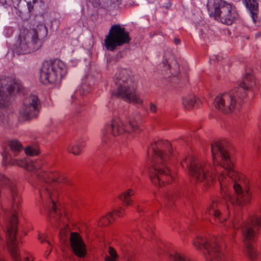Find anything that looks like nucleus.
Here are the masks:
<instances>
[{
	"instance_id": "obj_1",
	"label": "nucleus",
	"mask_w": 261,
	"mask_h": 261,
	"mask_svg": "<svg viewBox=\"0 0 261 261\" xmlns=\"http://www.w3.org/2000/svg\"><path fill=\"white\" fill-rule=\"evenodd\" d=\"M211 147L214 168L204 160L192 155L186 157L181 162L182 168H188L192 179L205 188L212 185L217 173L221 195L226 203L229 202L232 205L249 203L251 194L249 190L244 191L241 188L240 176L233 170L226 143L223 141L216 142ZM227 207L229 209L228 203Z\"/></svg>"
},
{
	"instance_id": "obj_2",
	"label": "nucleus",
	"mask_w": 261,
	"mask_h": 261,
	"mask_svg": "<svg viewBox=\"0 0 261 261\" xmlns=\"http://www.w3.org/2000/svg\"><path fill=\"white\" fill-rule=\"evenodd\" d=\"M10 148L14 153V158L7 152L3 154L2 165L17 166L25 169L32 173L29 179V182L36 189L39 193L40 201L43 203L47 200L48 197H51L53 201L58 196V191L55 187L56 182H62L65 185H70L71 181L66 176L61 175L57 171H47L45 170V162L41 159H32L29 157L19 158V154L23 153L21 144L17 140H12L9 143Z\"/></svg>"
},
{
	"instance_id": "obj_3",
	"label": "nucleus",
	"mask_w": 261,
	"mask_h": 261,
	"mask_svg": "<svg viewBox=\"0 0 261 261\" xmlns=\"http://www.w3.org/2000/svg\"><path fill=\"white\" fill-rule=\"evenodd\" d=\"M22 200L15 181L0 172V243L6 240L14 261H21L16 238Z\"/></svg>"
},
{
	"instance_id": "obj_4",
	"label": "nucleus",
	"mask_w": 261,
	"mask_h": 261,
	"mask_svg": "<svg viewBox=\"0 0 261 261\" xmlns=\"http://www.w3.org/2000/svg\"><path fill=\"white\" fill-rule=\"evenodd\" d=\"M255 84L253 75L246 73L240 86L216 96L214 102L215 108L225 114L239 110L247 92L254 91Z\"/></svg>"
},
{
	"instance_id": "obj_5",
	"label": "nucleus",
	"mask_w": 261,
	"mask_h": 261,
	"mask_svg": "<svg viewBox=\"0 0 261 261\" xmlns=\"http://www.w3.org/2000/svg\"><path fill=\"white\" fill-rule=\"evenodd\" d=\"M47 35V30L43 24L38 25L32 30H21L13 45V53L17 55H25L39 49L43 45Z\"/></svg>"
},
{
	"instance_id": "obj_6",
	"label": "nucleus",
	"mask_w": 261,
	"mask_h": 261,
	"mask_svg": "<svg viewBox=\"0 0 261 261\" xmlns=\"http://www.w3.org/2000/svg\"><path fill=\"white\" fill-rule=\"evenodd\" d=\"M116 79L118 87L113 91V95L129 103L143 105V100L137 91V84L129 76V71L127 70H121Z\"/></svg>"
},
{
	"instance_id": "obj_7",
	"label": "nucleus",
	"mask_w": 261,
	"mask_h": 261,
	"mask_svg": "<svg viewBox=\"0 0 261 261\" xmlns=\"http://www.w3.org/2000/svg\"><path fill=\"white\" fill-rule=\"evenodd\" d=\"M110 130L113 136L128 134L132 137L138 135L141 131L139 122L135 118H130L126 122L119 118L113 119L110 125H105L101 129V143L103 146L108 145L111 141Z\"/></svg>"
},
{
	"instance_id": "obj_8",
	"label": "nucleus",
	"mask_w": 261,
	"mask_h": 261,
	"mask_svg": "<svg viewBox=\"0 0 261 261\" xmlns=\"http://www.w3.org/2000/svg\"><path fill=\"white\" fill-rule=\"evenodd\" d=\"M148 160L151 163L149 170L150 178L156 187H161L163 176V141L154 140L147 150Z\"/></svg>"
},
{
	"instance_id": "obj_9",
	"label": "nucleus",
	"mask_w": 261,
	"mask_h": 261,
	"mask_svg": "<svg viewBox=\"0 0 261 261\" xmlns=\"http://www.w3.org/2000/svg\"><path fill=\"white\" fill-rule=\"evenodd\" d=\"M67 73L66 64L61 60L56 59L43 63L40 72V81L44 84H57Z\"/></svg>"
},
{
	"instance_id": "obj_10",
	"label": "nucleus",
	"mask_w": 261,
	"mask_h": 261,
	"mask_svg": "<svg viewBox=\"0 0 261 261\" xmlns=\"http://www.w3.org/2000/svg\"><path fill=\"white\" fill-rule=\"evenodd\" d=\"M59 196L53 201L51 197H48L47 195V200L43 203V202L39 201L40 198H36V203L40 207V212L42 214H47L50 219H53L57 223L56 227H60V233L65 234L67 230V223L68 221V217L65 215L64 210H61L57 203V199Z\"/></svg>"
},
{
	"instance_id": "obj_11",
	"label": "nucleus",
	"mask_w": 261,
	"mask_h": 261,
	"mask_svg": "<svg viewBox=\"0 0 261 261\" xmlns=\"http://www.w3.org/2000/svg\"><path fill=\"white\" fill-rule=\"evenodd\" d=\"M207 7L215 19L227 25L231 24L238 15L235 8L223 0L210 1Z\"/></svg>"
},
{
	"instance_id": "obj_12",
	"label": "nucleus",
	"mask_w": 261,
	"mask_h": 261,
	"mask_svg": "<svg viewBox=\"0 0 261 261\" xmlns=\"http://www.w3.org/2000/svg\"><path fill=\"white\" fill-rule=\"evenodd\" d=\"M221 240V238L214 237L208 239L198 236L193 241V244L198 249H203V254L207 260L225 261L224 255L220 248Z\"/></svg>"
},
{
	"instance_id": "obj_13",
	"label": "nucleus",
	"mask_w": 261,
	"mask_h": 261,
	"mask_svg": "<svg viewBox=\"0 0 261 261\" xmlns=\"http://www.w3.org/2000/svg\"><path fill=\"white\" fill-rule=\"evenodd\" d=\"M131 40L129 33L120 24L113 25L104 40L106 48L114 51L118 46L128 43Z\"/></svg>"
},
{
	"instance_id": "obj_14",
	"label": "nucleus",
	"mask_w": 261,
	"mask_h": 261,
	"mask_svg": "<svg viewBox=\"0 0 261 261\" xmlns=\"http://www.w3.org/2000/svg\"><path fill=\"white\" fill-rule=\"evenodd\" d=\"M22 86L20 81L12 76H2L0 78V109L7 107L9 102V95L15 92H21Z\"/></svg>"
},
{
	"instance_id": "obj_15",
	"label": "nucleus",
	"mask_w": 261,
	"mask_h": 261,
	"mask_svg": "<svg viewBox=\"0 0 261 261\" xmlns=\"http://www.w3.org/2000/svg\"><path fill=\"white\" fill-rule=\"evenodd\" d=\"M41 104L36 95H32L26 97L23 100V106L19 110V114L24 120H30L38 117Z\"/></svg>"
},
{
	"instance_id": "obj_16",
	"label": "nucleus",
	"mask_w": 261,
	"mask_h": 261,
	"mask_svg": "<svg viewBox=\"0 0 261 261\" xmlns=\"http://www.w3.org/2000/svg\"><path fill=\"white\" fill-rule=\"evenodd\" d=\"M71 247L74 254L80 257H84L87 254L86 244L81 236L77 232H71L70 236Z\"/></svg>"
},
{
	"instance_id": "obj_17",
	"label": "nucleus",
	"mask_w": 261,
	"mask_h": 261,
	"mask_svg": "<svg viewBox=\"0 0 261 261\" xmlns=\"http://www.w3.org/2000/svg\"><path fill=\"white\" fill-rule=\"evenodd\" d=\"M164 71L165 70L167 71L166 74H168L169 76H170V75H172L170 81L172 85L179 84L181 82L180 74L177 71L173 72L174 69H177L178 67L173 55H170L169 58H166L165 60H164Z\"/></svg>"
},
{
	"instance_id": "obj_18",
	"label": "nucleus",
	"mask_w": 261,
	"mask_h": 261,
	"mask_svg": "<svg viewBox=\"0 0 261 261\" xmlns=\"http://www.w3.org/2000/svg\"><path fill=\"white\" fill-rule=\"evenodd\" d=\"M219 208V205L218 202L217 201H213L212 204L206 208L205 212V217L208 218L209 216H211L214 218L216 222L224 226V222L226 219L221 217Z\"/></svg>"
},
{
	"instance_id": "obj_19",
	"label": "nucleus",
	"mask_w": 261,
	"mask_h": 261,
	"mask_svg": "<svg viewBox=\"0 0 261 261\" xmlns=\"http://www.w3.org/2000/svg\"><path fill=\"white\" fill-rule=\"evenodd\" d=\"M135 194L134 189L129 188L125 190L119 195V199L125 206H132L133 200L132 197Z\"/></svg>"
},
{
	"instance_id": "obj_20",
	"label": "nucleus",
	"mask_w": 261,
	"mask_h": 261,
	"mask_svg": "<svg viewBox=\"0 0 261 261\" xmlns=\"http://www.w3.org/2000/svg\"><path fill=\"white\" fill-rule=\"evenodd\" d=\"M86 146V140L83 139H80L75 143L71 144L67 147V150L69 152L72 153L75 155L81 154L83 149Z\"/></svg>"
},
{
	"instance_id": "obj_21",
	"label": "nucleus",
	"mask_w": 261,
	"mask_h": 261,
	"mask_svg": "<svg viewBox=\"0 0 261 261\" xmlns=\"http://www.w3.org/2000/svg\"><path fill=\"white\" fill-rule=\"evenodd\" d=\"M244 4L247 8L253 22L257 19L258 3L255 0H245Z\"/></svg>"
},
{
	"instance_id": "obj_22",
	"label": "nucleus",
	"mask_w": 261,
	"mask_h": 261,
	"mask_svg": "<svg viewBox=\"0 0 261 261\" xmlns=\"http://www.w3.org/2000/svg\"><path fill=\"white\" fill-rule=\"evenodd\" d=\"M94 7L102 5L104 7H115L120 4V0H88Z\"/></svg>"
},
{
	"instance_id": "obj_23",
	"label": "nucleus",
	"mask_w": 261,
	"mask_h": 261,
	"mask_svg": "<svg viewBox=\"0 0 261 261\" xmlns=\"http://www.w3.org/2000/svg\"><path fill=\"white\" fill-rule=\"evenodd\" d=\"M199 100H196L193 96H188L183 98L182 105L185 109L190 110L197 102H199Z\"/></svg>"
},
{
	"instance_id": "obj_24",
	"label": "nucleus",
	"mask_w": 261,
	"mask_h": 261,
	"mask_svg": "<svg viewBox=\"0 0 261 261\" xmlns=\"http://www.w3.org/2000/svg\"><path fill=\"white\" fill-rule=\"evenodd\" d=\"M118 259V255L116 250L110 247L108 250V253L105 257V261H117Z\"/></svg>"
},
{
	"instance_id": "obj_25",
	"label": "nucleus",
	"mask_w": 261,
	"mask_h": 261,
	"mask_svg": "<svg viewBox=\"0 0 261 261\" xmlns=\"http://www.w3.org/2000/svg\"><path fill=\"white\" fill-rule=\"evenodd\" d=\"M114 219L113 214L109 213L106 216L102 217L98 222V225L100 226H107L111 223Z\"/></svg>"
},
{
	"instance_id": "obj_26",
	"label": "nucleus",
	"mask_w": 261,
	"mask_h": 261,
	"mask_svg": "<svg viewBox=\"0 0 261 261\" xmlns=\"http://www.w3.org/2000/svg\"><path fill=\"white\" fill-rule=\"evenodd\" d=\"M169 261H192L189 258L178 253L168 254Z\"/></svg>"
},
{
	"instance_id": "obj_27",
	"label": "nucleus",
	"mask_w": 261,
	"mask_h": 261,
	"mask_svg": "<svg viewBox=\"0 0 261 261\" xmlns=\"http://www.w3.org/2000/svg\"><path fill=\"white\" fill-rule=\"evenodd\" d=\"M164 177L166 176V182L169 184L172 181L173 176L171 170L164 164ZM165 179L164 178V182Z\"/></svg>"
},
{
	"instance_id": "obj_28",
	"label": "nucleus",
	"mask_w": 261,
	"mask_h": 261,
	"mask_svg": "<svg viewBox=\"0 0 261 261\" xmlns=\"http://www.w3.org/2000/svg\"><path fill=\"white\" fill-rule=\"evenodd\" d=\"M146 204L145 201H138L136 204V209L139 214H143L145 211Z\"/></svg>"
},
{
	"instance_id": "obj_29",
	"label": "nucleus",
	"mask_w": 261,
	"mask_h": 261,
	"mask_svg": "<svg viewBox=\"0 0 261 261\" xmlns=\"http://www.w3.org/2000/svg\"><path fill=\"white\" fill-rule=\"evenodd\" d=\"M24 151L25 154L32 156L37 155L39 153V150L37 148L31 146L27 147Z\"/></svg>"
},
{
	"instance_id": "obj_30",
	"label": "nucleus",
	"mask_w": 261,
	"mask_h": 261,
	"mask_svg": "<svg viewBox=\"0 0 261 261\" xmlns=\"http://www.w3.org/2000/svg\"><path fill=\"white\" fill-rule=\"evenodd\" d=\"M111 213L113 214V217L116 216L117 217H122L125 213V209L122 207H119L117 209L114 210Z\"/></svg>"
},
{
	"instance_id": "obj_31",
	"label": "nucleus",
	"mask_w": 261,
	"mask_h": 261,
	"mask_svg": "<svg viewBox=\"0 0 261 261\" xmlns=\"http://www.w3.org/2000/svg\"><path fill=\"white\" fill-rule=\"evenodd\" d=\"M20 0H0V4L4 6V5H8V6H11L12 4H13L14 2H19Z\"/></svg>"
},
{
	"instance_id": "obj_32",
	"label": "nucleus",
	"mask_w": 261,
	"mask_h": 261,
	"mask_svg": "<svg viewBox=\"0 0 261 261\" xmlns=\"http://www.w3.org/2000/svg\"><path fill=\"white\" fill-rule=\"evenodd\" d=\"M164 151L166 150L169 152V153H171L172 148L170 143L168 141L164 140Z\"/></svg>"
},
{
	"instance_id": "obj_33",
	"label": "nucleus",
	"mask_w": 261,
	"mask_h": 261,
	"mask_svg": "<svg viewBox=\"0 0 261 261\" xmlns=\"http://www.w3.org/2000/svg\"><path fill=\"white\" fill-rule=\"evenodd\" d=\"M149 111L151 113H155L157 111L156 106L153 103H150L149 105Z\"/></svg>"
},
{
	"instance_id": "obj_34",
	"label": "nucleus",
	"mask_w": 261,
	"mask_h": 261,
	"mask_svg": "<svg viewBox=\"0 0 261 261\" xmlns=\"http://www.w3.org/2000/svg\"><path fill=\"white\" fill-rule=\"evenodd\" d=\"M38 239L41 243H43L45 241L47 243V241H48L46 240V235L45 234H39Z\"/></svg>"
},
{
	"instance_id": "obj_35",
	"label": "nucleus",
	"mask_w": 261,
	"mask_h": 261,
	"mask_svg": "<svg viewBox=\"0 0 261 261\" xmlns=\"http://www.w3.org/2000/svg\"><path fill=\"white\" fill-rule=\"evenodd\" d=\"M172 6V3L170 1L168 0L167 2L164 4V9L167 10H170Z\"/></svg>"
},
{
	"instance_id": "obj_36",
	"label": "nucleus",
	"mask_w": 261,
	"mask_h": 261,
	"mask_svg": "<svg viewBox=\"0 0 261 261\" xmlns=\"http://www.w3.org/2000/svg\"><path fill=\"white\" fill-rule=\"evenodd\" d=\"M47 244H48L49 247L48 248L47 250L46 251V252L45 253V255L46 257H47L49 255V254L50 253V252L51 251V247L50 242H49V241H47Z\"/></svg>"
},
{
	"instance_id": "obj_37",
	"label": "nucleus",
	"mask_w": 261,
	"mask_h": 261,
	"mask_svg": "<svg viewBox=\"0 0 261 261\" xmlns=\"http://www.w3.org/2000/svg\"><path fill=\"white\" fill-rule=\"evenodd\" d=\"M181 139L185 142L188 143L190 141V137L188 135L183 136L181 137Z\"/></svg>"
},
{
	"instance_id": "obj_38",
	"label": "nucleus",
	"mask_w": 261,
	"mask_h": 261,
	"mask_svg": "<svg viewBox=\"0 0 261 261\" xmlns=\"http://www.w3.org/2000/svg\"><path fill=\"white\" fill-rule=\"evenodd\" d=\"M25 261H34V258L31 254H29L25 258Z\"/></svg>"
},
{
	"instance_id": "obj_39",
	"label": "nucleus",
	"mask_w": 261,
	"mask_h": 261,
	"mask_svg": "<svg viewBox=\"0 0 261 261\" xmlns=\"http://www.w3.org/2000/svg\"><path fill=\"white\" fill-rule=\"evenodd\" d=\"M174 43L176 45L180 44V39H179L178 38H174Z\"/></svg>"
},
{
	"instance_id": "obj_40",
	"label": "nucleus",
	"mask_w": 261,
	"mask_h": 261,
	"mask_svg": "<svg viewBox=\"0 0 261 261\" xmlns=\"http://www.w3.org/2000/svg\"><path fill=\"white\" fill-rule=\"evenodd\" d=\"M172 153V151H171V153H169V152L167 150H165L164 152V160L165 159V156L167 155V158H168V155H170Z\"/></svg>"
},
{
	"instance_id": "obj_41",
	"label": "nucleus",
	"mask_w": 261,
	"mask_h": 261,
	"mask_svg": "<svg viewBox=\"0 0 261 261\" xmlns=\"http://www.w3.org/2000/svg\"><path fill=\"white\" fill-rule=\"evenodd\" d=\"M215 60H219V57L218 56H216L212 57L210 58V61Z\"/></svg>"
},
{
	"instance_id": "obj_42",
	"label": "nucleus",
	"mask_w": 261,
	"mask_h": 261,
	"mask_svg": "<svg viewBox=\"0 0 261 261\" xmlns=\"http://www.w3.org/2000/svg\"><path fill=\"white\" fill-rule=\"evenodd\" d=\"M0 261H6V260L3 259H0Z\"/></svg>"
},
{
	"instance_id": "obj_43",
	"label": "nucleus",
	"mask_w": 261,
	"mask_h": 261,
	"mask_svg": "<svg viewBox=\"0 0 261 261\" xmlns=\"http://www.w3.org/2000/svg\"><path fill=\"white\" fill-rule=\"evenodd\" d=\"M226 239H230V237H229V238L226 237Z\"/></svg>"
},
{
	"instance_id": "obj_44",
	"label": "nucleus",
	"mask_w": 261,
	"mask_h": 261,
	"mask_svg": "<svg viewBox=\"0 0 261 261\" xmlns=\"http://www.w3.org/2000/svg\"><path fill=\"white\" fill-rule=\"evenodd\" d=\"M72 99L74 98V96L73 95L72 96Z\"/></svg>"
}]
</instances>
